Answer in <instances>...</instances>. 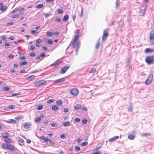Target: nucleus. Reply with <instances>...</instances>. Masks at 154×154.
Segmentation results:
<instances>
[{
  "label": "nucleus",
  "mask_w": 154,
  "mask_h": 154,
  "mask_svg": "<svg viewBox=\"0 0 154 154\" xmlns=\"http://www.w3.org/2000/svg\"><path fill=\"white\" fill-rule=\"evenodd\" d=\"M124 24V22L123 21L120 20L119 23L118 25V27H121Z\"/></svg>",
  "instance_id": "obj_24"
},
{
  "label": "nucleus",
  "mask_w": 154,
  "mask_h": 154,
  "mask_svg": "<svg viewBox=\"0 0 154 154\" xmlns=\"http://www.w3.org/2000/svg\"><path fill=\"white\" fill-rule=\"evenodd\" d=\"M96 72V70L95 68L91 69L89 71V73L90 74L94 73Z\"/></svg>",
  "instance_id": "obj_19"
},
{
  "label": "nucleus",
  "mask_w": 154,
  "mask_h": 154,
  "mask_svg": "<svg viewBox=\"0 0 154 154\" xmlns=\"http://www.w3.org/2000/svg\"><path fill=\"white\" fill-rule=\"evenodd\" d=\"M43 6L44 5L42 4H40L37 5L36 6V8H42L43 7Z\"/></svg>",
  "instance_id": "obj_27"
},
{
  "label": "nucleus",
  "mask_w": 154,
  "mask_h": 154,
  "mask_svg": "<svg viewBox=\"0 0 154 154\" xmlns=\"http://www.w3.org/2000/svg\"><path fill=\"white\" fill-rule=\"evenodd\" d=\"M27 61H24L20 63V65L21 66H23L26 65L27 63Z\"/></svg>",
  "instance_id": "obj_37"
},
{
  "label": "nucleus",
  "mask_w": 154,
  "mask_h": 154,
  "mask_svg": "<svg viewBox=\"0 0 154 154\" xmlns=\"http://www.w3.org/2000/svg\"><path fill=\"white\" fill-rule=\"evenodd\" d=\"M51 15V14L50 13H45L44 14L45 17H47L50 15Z\"/></svg>",
  "instance_id": "obj_52"
},
{
  "label": "nucleus",
  "mask_w": 154,
  "mask_h": 154,
  "mask_svg": "<svg viewBox=\"0 0 154 154\" xmlns=\"http://www.w3.org/2000/svg\"><path fill=\"white\" fill-rule=\"evenodd\" d=\"M57 104L59 105H61L62 104V101L61 100H57L56 101Z\"/></svg>",
  "instance_id": "obj_38"
},
{
  "label": "nucleus",
  "mask_w": 154,
  "mask_h": 154,
  "mask_svg": "<svg viewBox=\"0 0 154 154\" xmlns=\"http://www.w3.org/2000/svg\"><path fill=\"white\" fill-rule=\"evenodd\" d=\"M56 21L58 22H60L61 21V19L59 18H57L56 19Z\"/></svg>",
  "instance_id": "obj_64"
},
{
  "label": "nucleus",
  "mask_w": 154,
  "mask_h": 154,
  "mask_svg": "<svg viewBox=\"0 0 154 154\" xmlns=\"http://www.w3.org/2000/svg\"><path fill=\"white\" fill-rule=\"evenodd\" d=\"M20 93H14L12 94V96H15L18 95H20Z\"/></svg>",
  "instance_id": "obj_55"
},
{
  "label": "nucleus",
  "mask_w": 154,
  "mask_h": 154,
  "mask_svg": "<svg viewBox=\"0 0 154 154\" xmlns=\"http://www.w3.org/2000/svg\"><path fill=\"white\" fill-rule=\"evenodd\" d=\"M98 145H100V146H97L93 149L94 151H97L102 146L100 144H98Z\"/></svg>",
  "instance_id": "obj_29"
},
{
  "label": "nucleus",
  "mask_w": 154,
  "mask_h": 154,
  "mask_svg": "<svg viewBox=\"0 0 154 154\" xmlns=\"http://www.w3.org/2000/svg\"><path fill=\"white\" fill-rule=\"evenodd\" d=\"M36 42L37 43H40L41 42V40L40 39H38L36 40Z\"/></svg>",
  "instance_id": "obj_63"
},
{
  "label": "nucleus",
  "mask_w": 154,
  "mask_h": 154,
  "mask_svg": "<svg viewBox=\"0 0 154 154\" xmlns=\"http://www.w3.org/2000/svg\"><path fill=\"white\" fill-rule=\"evenodd\" d=\"M63 125L65 127L69 126L70 125V123L69 121H67L63 123Z\"/></svg>",
  "instance_id": "obj_26"
},
{
  "label": "nucleus",
  "mask_w": 154,
  "mask_h": 154,
  "mask_svg": "<svg viewBox=\"0 0 154 154\" xmlns=\"http://www.w3.org/2000/svg\"><path fill=\"white\" fill-rule=\"evenodd\" d=\"M52 109L53 110L56 111L58 110L59 108L56 105H53L52 106Z\"/></svg>",
  "instance_id": "obj_21"
},
{
  "label": "nucleus",
  "mask_w": 154,
  "mask_h": 154,
  "mask_svg": "<svg viewBox=\"0 0 154 154\" xmlns=\"http://www.w3.org/2000/svg\"><path fill=\"white\" fill-rule=\"evenodd\" d=\"M30 33L32 35H36L38 34L39 32L37 30H32L30 31Z\"/></svg>",
  "instance_id": "obj_16"
},
{
  "label": "nucleus",
  "mask_w": 154,
  "mask_h": 154,
  "mask_svg": "<svg viewBox=\"0 0 154 154\" xmlns=\"http://www.w3.org/2000/svg\"><path fill=\"white\" fill-rule=\"evenodd\" d=\"M48 44H52L53 43V41L51 40H48Z\"/></svg>",
  "instance_id": "obj_57"
},
{
  "label": "nucleus",
  "mask_w": 154,
  "mask_h": 154,
  "mask_svg": "<svg viewBox=\"0 0 154 154\" xmlns=\"http://www.w3.org/2000/svg\"><path fill=\"white\" fill-rule=\"evenodd\" d=\"M145 61L148 64L154 63V56H147L145 58Z\"/></svg>",
  "instance_id": "obj_2"
},
{
  "label": "nucleus",
  "mask_w": 154,
  "mask_h": 154,
  "mask_svg": "<svg viewBox=\"0 0 154 154\" xmlns=\"http://www.w3.org/2000/svg\"><path fill=\"white\" fill-rule=\"evenodd\" d=\"M19 14H17L15 15H13L11 18L12 19H14V18H17L18 17H19Z\"/></svg>",
  "instance_id": "obj_42"
},
{
  "label": "nucleus",
  "mask_w": 154,
  "mask_h": 154,
  "mask_svg": "<svg viewBox=\"0 0 154 154\" xmlns=\"http://www.w3.org/2000/svg\"><path fill=\"white\" fill-rule=\"evenodd\" d=\"M151 134L150 133H145L143 134L142 135V136H148L150 135Z\"/></svg>",
  "instance_id": "obj_44"
},
{
  "label": "nucleus",
  "mask_w": 154,
  "mask_h": 154,
  "mask_svg": "<svg viewBox=\"0 0 154 154\" xmlns=\"http://www.w3.org/2000/svg\"><path fill=\"white\" fill-rule=\"evenodd\" d=\"M51 126L52 127H57V124L56 123L54 122L51 124Z\"/></svg>",
  "instance_id": "obj_40"
},
{
  "label": "nucleus",
  "mask_w": 154,
  "mask_h": 154,
  "mask_svg": "<svg viewBox=\"0 0 154 154\" xmlns=\"http://www.w3.org/2000/svg\"><path fill=\"white\" fill-rule=\"evenodd\" d=\"M87 122V120L85 119H83L82 121V123L83 124H86Z\"/></svg>",
  "instance_id": "obj_45"
},
{
  "label": "nucleus",
  "mask_w": 154,
  "mask_h": 154,
  "mask_svg": "<svg viewBox=\"0 0 154 154\" xmlns=\"http://www.w3.org/2000/svg\"><path fill=\"white\" fill-rule=\"evenodd\" d=\"M7 122L9 123H15L16 122V120L14 119H9L8 121H7Z\"/></svg>",
  "instance_id": "obj_18"
},
{
  "label": "nucleus",
  "mask_w": 154,
  "mask_h": 154,
  "mask_svg": "<svg viewBox=\"0 0 154 154\" xmlns=\"http://www.w3.org/2000/svg\"><path fill=\"white\" fill-rule=\"evenodd\" d=\"M70 92L73 96H76L79 94V91L77 88H74L70 90Z\"/></svg>",
  "instance_id": "obj_7"
},
{
  "label": "nucleus",
  "mask_w": 154,
  "mask_h": 154,
  "mask_svg": "<svg viewBox=\"0 0 154 154\" xmlns=\"http://www.w3.org/2000/svg\"><path fill=\"white\" fill-rule=\"evenodd\" d=\"M9 136L8 133L6 132H4L1 134V137L4 138L8 137Z\"/></svg>",
  "instance_id": "obj_13"
},
{
  "label": "nucleus",
  "mask_w": 154,
  "mask_h": 154,
  "mask_svg": "<svg viewBox=\"0 0 154 154\" xmlns=\"http://www.w3.org/2000/svg\"><path fill=\"white\" fill-rule=\"evenodd\" d=\"M146 9L145 5H141L140 8V11H139V15L140 16H143L146 12Z\"/></svg>",
  "instance_id": "obj_3"
},
{
  "label": "nucleus",
  "mask_w": 154,
  "mask_h": 154,
  "mask_svg": "<svg viewBox=\"0 0 154 154\" xmlns=\"http://www.w3.org/2000/svg\"><path fill=\"white\" fill-rule=\"evenodd\" d=\"M115 140V139H114V137H113L112 138L109 139V141L110 142H112L114 141Z\"/></svg>",
  "instance_id": "obj_53"
},
{
  "label": "nucleus",
  "mask_w": 154,
  "mask_h": 154,
  "mask_svg": "<svg viewBox=\"0 0 154 154\" xmlns=\"http://www.w3.org/2000/svg\"><path fill=\"white\" fill-rule=\"evenodd\" d=\"M7 9L6 6H3V3L2 2L0 3V10L2 11H5Z\"/></svg>",
  "instance_id": "obj_11"
},
{
  "label": "nucleus",
  "mask_w": 154,
  "mask_h": 154,
  "mask_svg": "<svg viewBox=\"0 0 154 154\" xmlns=\"http://www.w3.org/2000/svg\"><path fill=\"white\" fill-rule=\"evenodd\" d=\"M5 142L6 143H10L12 142V140L11 139L7 137L5 139Z\"/></svg>",
  "instance_id": "obj_14"
},
{
  "label": "nucleus",
  "mask_w": 154,
  "mask_h": 154,
  "mask_svg": "<svg viewBox=\"0 0 154 154\" xmlns=\"http://www.w3.org/2000/svg\"><path fill=\"white\" fill-rule=\"evenodd\" d=\"M3 89L4 91H8L10 89L8 87H4Z\"/></svg>",
  "instance_id": "obj_33"
},
{
  "label": "nucleus",
  "mask_w": 154,
  "mask_h": 154,
  "mask_svg": "<svg viewBox=\"0 0 154 154\" xmlns=\"http://www.w3.org/2000/svg\"><path fill=\"white\" fill-rule=\"evenodd\" d=\"M69 17V16L67 15H65L63 17V21L64 22L67 21Z\"/></svg>",
  "instance_id": "obj_20"
},
{
  "label": "nucleus",
  "mask_w": 154,
  "mask_h": 154,
  "mask_svg": "<svg viewBox=\"0 0 154 154\" xmlns=\"http://www.w3.org/2000/svg\"><path fill=\"white\" fill-rule=\"evenodd\" d=\"M116 7H119V4H120L119 0H116Z\"/></svg>",
  "instance_id": "obj_35"
},
{
  "label": "nucleus",
  "mask_w": 154,
  "mask_h": 154,
  "mask_svg": "<svg viewBox=\"0 0 154 154\" xmlns=\"http://www.w3.org/2000/svg\"><path fill=\"white\" fill-rule=\"evenodd\" d=\"M81 110L83 111H86L87 109L85 107H83L81 108Z\"/></svg>",
  "instance_id": "obj_48"
},
{
  "label": "nucleus",
  "mask_w": 154,
  "mask_h": 154,
  "mask_svg": "<svg viewBox=\"0 0 154 154\" xmlns=\"http://www.w3.org/2000/svg\"><path fill=\"white\" fill-rule=\"evenodd\" d=\"M65 135L64 134H61L60 135V137L62 139H64L65 138Z\"/></svg>",
  "instance_id": "obj_58"
},
{
  "label": "nucleus",
  "mask_w": 154,
  "mask_h": 154,
  "mask_svg": "<svg viewBox=\"0 0 154 154\" xmlns=\"http://www.w3.org/2000/svg\"><path fill=\"white\" fill-rule=\"evenodd\" d=\"M43 108V106H42L40 105L38 106V107L37 108V109L38 110H41Z\"/></svg>",
  "instance_id": "obj_41"
},
{
  "label": "nucleus",
  "mask_w": 154,
  "mask_h": 154,
  "mask_svg": "<svg viewBox=\"0 0 154 154\" xmlns=\"http://www.w3.org/2000/svg\"><path fill=\"white\" fill-rule=\"evenodd\" d=\"M35 77L34 75H31L27 77L26 78V79L31 80L32 79H33Z\"/></svg>",
  "instance_id": "obj_23"
},
{
  "label": "nucleus",
  "mask_w": 154,
  "mask_h": 154,
  "mask_svg": "<svg viewBox=\"0 0 154 154\" xmlns=\"http://www.w3.org/2000/svg\"><path fill=\"white\" fill-rule=\"evenodd\" d=\"M108 29H105L104 30L102 39L103 42L105 41L107 39L108 35Z\"/></svg>",
  "instance_id": "obj_8"
},
{
  "label": "nucleus",
  "mask_w": 154,
  "mask_h": 154,
  "mask_svg": "<svg viewBox=\"0 0 154 154\" xmlns=\"http://www.w3.org/2000/svg\"><path fill=\"white\" fill-rule=\"evenodd\" d=\"M75 149L77 151H79L80 150V148L79 146H75Z\"/></svg>",
  "instance_id": "obj_49"
},
{
  "label": "nucleus",
  "mask_w": 154,
  "mask_h": 154,
  "mask_svg": "<svg viewBox=\"0 0 154 154\" xmlns=\"http://www.w3.org/2000/svg\"><path fill=\"white\" fill-rule=\"evenodd\" d=\"M42 120L41 117H38L36 118L35 119V121L37 122H40Z\"/></svg>",
  "instance_id": "obj_30"
},
{
  "label": "nucleus",
  "mask_w": 154,
  "mask_h": 154,
  "mask_svg": "<svg viewBox=\"0 0 154 154\" xmlns=\"http://www.w3.org/2000/svg\"><path fill=\"white\" fill-rule=\"evenodd\" d=\"M54 0H46L45 2L47 3H48L49 2H53Z\"/></svg>",
  "instance_id": "obj_59"
},
{
  "label": "nucleus",
  "mask_w": 154,
  "mask_h": 154,
  "mask_svg": "<svg viewBox=\"0 0 154 154\" xmlns=\"http://www.w3.org/2000/svg\"><path fill=\"white\" fill-rule=\"evenodd\" d=\"M19 11V8H15L11 12V14H13L14 13H15L17 11Z\"/></svg>",
  "instance_id": "obj_34"
},
{
  "label": "nucleus",
  "mask_w": 154,
  "mask_h": 154,
  "mask_svg": "<svg viewBox=\"0 0 154 154\" xmlns=\"http://www.w3.org/2000/svg\"><path fill=\"white\" fill-rule=\"evenodd\" d=\"M69 68V66H67L63 67L61 68L59 72L60 74H62L65 73L67 70Z\"/></svg>",
  "instance_id": "obj_10"
},
{
  "label": "nucleus",
  "mask_w": 154,
  "mask_h": 154,
  "mask_svg": "<svg viewBox=\"0 0 154 154\" xmlns=\"http://www.w3.org/2000/svg\"><path fill=\"white\" fill-rule=\"evenodd\" d=\"M153 76L152 74H150L145 81V84L148 85L152 81Z\"/></svg>",
  "instance_id": "obj_9"
},
{
  "label": "nucleus",
  "mask_w": 154,
  "mask_h": 154,
  "mask_svg": "<svg viewBox=\"0 0 154 154\" xmlns=\"http://www.w3.org/2000/svg\"><path fill=\"white\" fill-rule=\"evenodd\" d=\"M8 108L10 109H15V107L14 105H10L8 106Z\"/></svg>",
  "instance_id": "obj_47"
},
{
  "label": "nucleus",
  "mask_w": 154,
  "mask_h": 154,
  "mask_svg": "<svg viewBox=\"0 0 154 154\" xmlns=\"http://www.w3.org/2000/svg\"><path fill=\"white\" fill-rule=\"evenodd\" d=\"M14 57V55L13 54H11L10 55H9L8 56V57L10 59H12L13 58V57Z\"/></svg>",
  "instance_id": "obj_56"
},
{
  "label": "nucleus",
  "mask_w": 154,
  "mask_h": 154,
  "mask_svg": "<svg viewBox=\"0 0 154 154\" xmlns=\"http://www.w3.org/2000/svg\"><path fill=\"white\" fill-rule=\"evenodd\" d=\"M88 144V142L87 141H85L83 142L81 144L83 146H85Z\"/></svg>",
  "instance_id": "obj_46"
},
{
  "label": "nucleus",
  "mask_w": 154,
  "mask_h": 154,
  "mask_svg": "<svg viewBox=\"0 0 154 154\" xmlns=\"http://www.w3.org/2000/svg\"><path fill=\"white\" fill-rule=\"evenodd\" d=\"M46 35L48 36L52 37L53 35V34L52 32H46Z\"/></svg>",
  "instance_id": "obj_25"
},
{
  "label": "nucleus",
  "mask_w": 154,
  "mask_h": 154,
  "mask_svg": "<svg viewBox=\"0 0 154 154\" xmlns=\"http://www.w3.org/2000/svg\"><path fill=\"white\" fill-rule=\"evenodd\" d=\"M149 42L151 45L154 44V30L151 31L150 33Z\"/></svg>",
  "instance_id": "obj_4"
},
{
  "label": "nucleus",
  "mask_w": 154,
  "mask_h": 154,
  "mask_svg": "<svg viewBox=\"0 0 154 154\" xmlns=\"http://www.w3.org/2000/svg\"><path fill=\"white\" fill-rule=\"evenodd\" d=\"M36 59L38 60H43V58L41 57L40 55L39 56H37L36 57Z\"/></svg>",
  "instance_id": "obj_50"
},
{
  "label": "nucleus",
  "mask_w": 154,
  "mask_h": 154,
  "mask_svg": "<svg viewBox=\"0 0 154 154\" xmlns=\"http://www.w3.org/2000/svg\"><path fill=\"white\" fill-rule=\"evenodd\" d=\"M11 45V44L9 42H7L5 43V46L6 47H8L10 46Z\"/></svg>",
  "instance_id": "obj_51"
},
{
  "label": "nucleus",
  "mask_w": 154,
  "mask_h": 154,
  "mask_svg": "<svg viewBox=\"0 0 154 154\" xmlns=\"http://www.w3.org/2000/svg\"><path fill=\"white\" fill-rule=\"evenodd\" d=\"M135 136L134 135L130 134L128 136V138L131 140H133L134 139Z\"/></svg>",
  "instance_id": "obj_17"
},
{
  "label": "nucleus",
  "mask_w": 154,
  "mask_h": 154,
  "mask_svg": "<svg viewBox=\"0 0 154 154\" xmlns=\"http://www.w3.org/2000/svg\"><path fill=\"white\" fill-rule=\"evenodd\" d=\"M61 61H58L56 62L55 64H53V66H56L59 65L61 63Z\"/></svg>",
  "instance_id": "obj_28"
},
{
  "label": "nucleus",
  "mask_w": 154,
  "mask_h": 154,
  "mask_svg": "<svg viewBox=\"0 0 154 154\" xmlns=\"http://www.w3.org/2000/svg\"><path fill=\"white\" fill-rule=\"evenodd\" d=\"M14 24V23L13 22H9L6 23V25L7 26H9L10 25H13Z\"/></svg>",
  "instance_id": "obj_54"
},
{
  "label": "nucleus",
  "mask_w": 154,
  "mask_h": 154,
  "mask_svg": "<svg viewBox=\"0 0 154 154\" xmlns=\"http://www.w3.org/2000/svg\"><path fill=\"white\" fill-rule=\"evenodd\" d=\"M54 101V100L53 99H51L48 100L47 101V103H51L53 102Z\"/></svg>",
  "instance_id": "obj_36"
},
{
  "label": "nucleus",
  "mask_w": 154,
  "mask_h": 154,
  "mask_svg": "<svg viewBox=\"0 0 154 154\" xmlns=\"http://www.w3.org/2000/svg\"><path fill=\"white\" fill-rule=\"evenodd\" d=\"M20 72L21 73H24L25 72V69H21L20 71Z\"/></svg>",
  "instance_id": "obj_61"
},
{
  "label": "nucleus",
  "mask_w": 154,
  "mask_h": 154,
  "mask_svg": "<svg viewBox=\"0 0 154 154\" xmlns=\"http://www.w3.org/2000/svg\"><path fill=\"white\" fill-rule=\"evenodd\" d=\"M154 51V49L148 48H146L144 50V52L146 53H149L153 52Z\"/></svg>",
  "instance_id": "obj_12"
},
{
  "label": "nucleus",
  "mask_w": 154,
  "mask_h": 154,
  "mask_svg": "<svg viewBox=\"0 0 154 154\" xmlns=\"http://www.w3.org/2000/svg\"><path fill=\"white\" fill-rule=\"evenodd\" d=\"M80 37L79 32H77V34L75 35L73 41H78L77 40Z\"/></svg>",
  "instance_id": "obj_15"
},
{
  "label": "nucleus",
  "mask_w": 154,
  "mask_h": 154,
  "mask_svg": "<svg viewBox=\"0 0 154 154\" xmlns=\"http://www.w3.org/2000/svg\"><path fill=\"white\" fill-rule=\"evenodd\" d=\"M2 148L4 149H8L12 151L15 150L14 147L9 144L3 143L2 145Z\"/></svg>",
  "instance_id": "obj_1"
},
{
  "label": "nucleus",
  "mask_w": 154,
  "mask_h": 154,
  "mask_svg": "<svg viewBox=\"0 0 154 154\" xmlns=\"http://www.w3.org/2000/svg\"><path fill=\"white\" fill-rule=\"evenodd\" d=\"M65 81V79L64 78H62L60 79H58L56 81H55V82H64Z\"/></svg>",
  "instance_id": "obj_22"
},
{
  "label": "nucleus",
  "mask_w": 154,
  "mask_h": 154,
  "mask_svg": "<svg viewBox=\"0 0 154 154\" xmlns=\"http://www.w3.org/2000/svg\"><path fill=\"white\" fill-rule=\"evenodd\" d=\"M29 124H25L24 125V127L25 128L28 129L29 128Z\"/></svg>",
  "instance_id": "obj_39"
},
{
  "label": "nucleus",
  "mask_w": 154,
  "mask_h": 154,
  "mask_svg": "<svg viewBox=\"0 0 154 154\" xmlns=\"http://www.w3.org/2000/svg\"><path fill=\"white\" fill-rule=\"evenodd\" d=\"M57 11L59 14H62L63 12V10L62 9H57Z\"/></svg>",
  "instance_id": "obj_43"
},
{
  "label": "nucleus",
  "mask_w": 154,
  "mask_h": 154,
  "mask_svg": "<svg viewBox=\"0 0 154 154\" xmlns=\"http://www.w3.org/2000/svg\"><path fill=\"white\" fill-rule=\"evenodd\" d=\"M40 55L41 56V57L43 58V59L45 57L46 55L45 54H44V53H42Z\"/></svg>",
  "instance_id": "obj_60"
},
{
  "label": "nucleus",
  "mask_w": 154,
  "mask_h": 154,
  "mask_svg": "<svg viewBox=\"0 0 154 154\" xmlns=\"http://www.w3.org/2000/svg\"><path fill=\"white\" fill-rule=\"evenodd\" d=\"M81 105L79 104H77L75 106L74 108L75 109L77 110V109H80L81 108Z\"/></svg>",
  "instance_id": "obj_31"
},
{
  "label": "nucleus",
  "mask_w": 154,
  "mask_h": 154,
  "mask_svg": "<svg viewBox=\"0 0 154 154\" xmlns=\"http://www.w3.org/2000/svg\"><path fill=\"white\" fill-rule=\"evenodd\" d=\"M80 45V42L79 41H73L72 43V46L74 48H76L77 52L78 51Z\"/></svg>",
  "instance_id": "obj_5"
},
{
  "label": "nucleus",
  "mask_w": 154,
  "mask_h": 154,
  "mask_svg": "<svg viewBox=\"0 0 154 154\" xmlns=\"http://www.w3.org/2000/svg\"><path fill=\"white\" fill-rule=\"evenodd\" d=\"M47 82V81H45L44 80H40L35 84V86L37 87H39L42 85L46 84Z\"/></svg>",
  "instance_id": "obj_6"
},
{
  "label": "nucleus",
  "mask_w": 154,
  "mask_h": 154,
  "mask_svg": "<svg viewBox=\"0 0 154 154\" xmlns=\"http://www.w3.org/2000/svg\"><path fill=\"white\" fill-rule=\"evenodd\" d=\"M92 154H101V153L100 151H97L94 152Z\"/></svg>",
  "instance_id": "obj_62"
},
{
  "label": "nucleus",
  "mask_w": 154,
  "mask_h": 154,
  "mask_svg": "<svg viewBox=\"0 0 154 154\" xmlns=\"http://www.w3.org/2000/svg\"><path fill=\"white\" fill-rule=\"evenodd\" d=\"M100 40H98L97 41V42L96 44V46H95V48L96 49H97L99 48V47L100 45Z\"/></svg>",
  "instance_id": "obj_32"
}]
</instances>
